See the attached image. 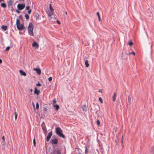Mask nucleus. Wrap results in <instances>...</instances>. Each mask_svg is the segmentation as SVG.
I'll list each match as a JSON object with an SVG mask.
<instances>
[{"label":"nucleus","instance_id":"f257e3e1","mask_svg":"<svg viewBox=\"0 0 154 154\" xmlns=\"http://www.w3.org/2000/svg\"><path fill=\"white\" fill-rule=\"evenodd\" d=\"M56 133V134L59 137L63 138H65V135L63 134V131L60 128L57 127L55 129Z\"/></svg>","mask_w":154,"mask_h":154},{"label":"nucleus","instance_id":"f03ea898","mask_svg":"<svg viewBox=\"0 0 154 154\" xmlns=\"http://www.w3.org/2000/svg\"><path fill=\"white\" fill-rule=\"evenodd\" d=\"M34 26L32 23L30 22L29 23L28 28V33L29 35L31 36H33V29Z\"/></svg>","mask_w":154,"mask_h":154},{"label":"nucleus","instance_id":"7ed1b4c3","mask_svg":"<svg viewBox=\"0 0 154 154\" xmlns=\"http://www.w3.org/2000/svg\"><path fill=\"white\" fill-rule=\"evenodd\" d=\"M16 25L17 29L20 30H22L24 27L23 25L21 24L20 21L18 19L16 20Z\"/></svg>","mask_w":154,"mask_h":154},{"label":"nucleus","instance_id":"20e7f679","mask_svg":"<svg viewBox=\"0 0 154 154\" xmlns=\"http://www.w3.org/2000/svg\"><path fill=\"white\" fill-rule=\"evenodd\" d=\"M94 105L93 107L91 108V110L95 112V113L97 114V113L98 111H99L100 109L99 106L97 104H94Z\"/></svg>","mask_w":154,"mask_h":154},{"label":"nucleus","instance_id":"39448f33","mask_svg":"<svg viewBox=\"0 0 154 154\" xmlns=\"http://www.w3.org/2000/svg\"><path fill=\"white\" fill-rule=\"evenodd\" d=\"M25 7V4H18L17 6V8L19 10H23L24 9Z\"/></svg>","mask_w":154,"mask_h":154},{"label":"nucleus","instance_id":"423d86ee","mask_svg":"<svg viewBox=\"0 0 154 154\" xmlns=\"http://www.w3.org/2000/svg\"><path fill=\"white\" fill-rule=\"evenodd\" d=\"M52 135V131H51L48 133V135H47L46 138V140L47 142H48L49 141Z\"/></svg>","mask_w":154,"mask_h":154},{"label":"nucleus","instance_id":"0eeeda50","mask_svg":"<svg viewBox=\"0 0 154 154\" xmlns=\"http://www.w3.org/2000/svg\"><path fill=\"white\" fill-rule=\"evenodd\" d=\"M58 140L57 138H54L51 140L50 142L52 145H56L58 143Z\"/></svg>","mask_w":154,"mask_h":154},{"label":"nucleus","instance_id":"6e6552de","mask_svg":"<svg viewBox=\"0 0 154 154\" xmlns=\"http://www.w3.org/2000/svg\"><path fill=\"white\" fill-rule=\"evenodd\" d=\"M13 3V2L11 0H9L8 2V6L9 8H11V11H12L13 9V8L12 6H11Z\"/></svg>","mask_w":154,"mask_h":154},{"label":"nucleus","instance_id":"1a4fd4ad","mask_svg":"<svg viewBox=\"0 0 154 154\" xmlns=\"http://www.w3.org/2000/svg\"><path fill=\"white\" fill-rule=\"evenodd\" d=\"M82 109L84 111L86 112L88 109V106L86 105H84L82 106Z\"/></svg>","mask_w":154,"mask_h":154},{"label":"nucleus","instance_id":"9d476101","mask_svg":"<svg viewBox=\"0 0 154 154\" xmlns=\"http://www.w3.org/2000/svg\"><path fill=\"white\" fill-rule=\"evenodd\" d=\"M34 70L36 71V73L39 75L41 74V70L39 68H34Z\"/></svg>","mask_w":154,"mask_h":154},{"label":"nucleus","instance_id":"9b49d317","mask_svg":"<svg viewBox=\"0 0 154 154\" xmlns=\"http://www.w3.org/2000/svg\"><path fill=\"white\" fill-rule=\"evenodd\" d=\"M40 92L39 90H38L37 88L35 87V90L34 91V93L35 94H37V95H39Z\"/></svg>","mask_w":154,"mask_h":154},{"label":"nucleus","instance_id":"f8f14e48","mask_svg":"<svg viewBox=\"0 0 154 154\" xmlns=\"http://www.w3.org/2000/svg\"><path fill=\"white\" fill-rule=\"evenodd\" d=\"M32 46L33 47H35L36 48H38L39 47L38 44L36 42H34L32 44Z\"/></svg>","mask_w":154,"mask_h":154},{"label":"nucleus","instance_id":"ddd939ff","mask_svg":"<svg viewBox=\"0 0 154 154\" xmlns=\"http://www.w3.org/2000/svg\"><path fill=\"white\" fill-rule=\"evenodd\" d=\"M19 72H20V74H21V75H22L25 76H26V73L22 70H19Z\"/></svg>","mask_w":154,"mask_h":154},{"label":"nucleus","instance_id":"4468645a","mask_svg":"<svg viewBox=\"0 0 154 154\" xmlns=\"http://www.w3.org/2000/svg\"><path fill=\"white\" fill-rule=\"evenodd\" d=\"M42 130L44 131L46 133L47 132L46 128L45 125L44 126H43V124L42 125Z\"/></svg>","mask_w":154,"mask_h":154},{"label":"nucleus","instance_id":"2eb2a0df","mask_svg":"<svg viewBox=\"0 0 154 154\" xmlns=\"http://www.w3.org/2000/svg\"><path fill=\"white\" fill-rule=\"evenodd\" d=\"M1 29L3 30L4 31L6 30L7 29V26H6L5 25H2L1 26Z\"/></svg>","mask_w":154,"mask_h":154},{"label":"nucleus","instance_id":"dca6fc26","mask_svg":"<svg viewBox=\"0 0 154 154\" xmlns=\"http://www.w3.org/2000/svg\"><path fill=\"white\" fill-rule=\"evenodd\" d=\"M53 13V11H48L47 12V14L48 15V16L49 17H50L52 15Z\"/></svg>","mask_w":154,"mask_h":154},{"label":"nucleus","instance_id":"f3484780","mask_svg":"<svg viewBox=\"0 0 154 154\" xmlns=\"http://www.w3.org/2000/svg\"><path fill=\"white\" fill-rule=\"evenodd\" d=\"M53 106L54 107H55L56 109L57 110H58L59 108V106L57 104L55 105L54 104H53Z\"/></svg>","mask_w":154,"mask_h":154},{"label":"nucleus","instance_id":"a211bd4d","mask_svg":"<svg viewBox=\"0 0 154 154\" xmlns=\"http://www.w3.org/2000/svg\"><path fill=\"white\" fill-rule=\"evenodd\" d=\"M85 65L87 67H88V66H89V64L88 63V61L87 60H86L85 61Z\"/></svg>","mask_w":154,"mask_h":154},{"label":"nucleus","instance_id":"6ab92c4d","mask_svg":"<svg viewBox=\"0 0 154 154\" xmlns=\"http://www.w3.org/2000/svg\"><path fill=\"white\" fill-rule=\"evenodd\" d=\"M1 6L4 8H5L6 7V5L5 3H2L1 4Z\"/></svg>","mask_w":154,"mask_h":154},{"label":"nucleus","instance_id":"aec40b11","mask_svg":"<svg viewBox=\"0 0 154 154\" xmlns=\"http://www.w3.org/2000/svg\"><path fill=\"white\" fill-rule=\"evenodd\" d=\"M116 93H114L112 97V100L113 101H115L116 99Z\"/></svg>","mask_w":154,"mask_h":154},{"label":"nucleus","instance_id":"412c9836","mask_svg":"<svg viewBox=\"0 0 154 154\" xmlns=\"http://www.w3.org/2000/svg\"><path fill=\"white\" fill-rule=\"evenodd\" d=\"M97 16L98 18V20L99 21H100V14L99 12H97Z\"/></svg>","mask_w":154,"mask_h":154},{"label":"nucleus","instance_id":"4be33fe9","mask_svg":"<svg viewBox=\"0 0 154 154\" xmlns=\"http://www.w3.org/2000/svg\"><path fill=\"white\" fill-rule=\"evenodd\" d=\"M126 54L127 55H130V54H132L134 55H135V53L134 51H133V52H131L130 53H129V54H128L127 53H126Z\"/></svg>","mask_w":154,"mask_h":154},{"label":"nucleus","instance_id":"5701e85b","mask_svg":"<svg viewBox=\"0 0 154 154\" xmlns=\"http://www.w3.org/2000/svg\"><path fill=\"white\" fill-rule=\"evenodd\" d=\"M51 11H53L54 10L53 8L52 7L51 5V4H50V7H49Z\"/></svg>","mask_w":154,"mask_h":154},{"label":"nucleus","instance_id":"b1692460","mask_svg":"<svg viewBox=\"0 0 154 154\" xmlns=\"http://www.w3.org/2000/svg\"><path fill=\"white\" fill-rule=\"evenodd\" d=\"M25 17L26 18L27 20H28V19H29V15L26 14L25 15Z\"/></svg>","mask_w":154,"mask_h":154},{"label":"nucleus","instance_id":"393cba45","mask_svg":"<svg viewBox=\"0 0 154 154\" xmlns=\"http://www.w3.org/2000/svg\"><path fill=\"white\" fill-rule=\"evenodd\" d=\"M57 154H61L60 151V149H58L56 151Z\"/></svg>","mask_w":154,"mask_h":154},{"label":"nucleus","instance_id":"a878e982","mask_svg":"<svg viewBox=\"0 0 154 154\" xmlns=\"http://www.w3.org/2000/svg\"><path fill=\"white\" fill-rule=\"evenodd\" d=\"M39 107V105L38 102H37L36 103V109H38Z\"/></svg>","mask_w":154,"mask_h":154},{"label":"nucleus","instance_id":"bb28decb","mask_svg":"<svg viewBox=\"0 0 154 154\" xmlns=\"http://www.w3.org/2000/svg\"><path fill=\"white\" fill-rule=\"evenodd\" d=\"M33 144L34 146H35L36 145V142H35V138L33 140Z\"/></svg>","mask_w":154,"mask_h":154},{"label":"nucleus","instance_id":"cd10ccee","mask_svg":"<svg viewBox=\"0 0 154 154\" xmlns=\"http://www.w3.org/2000/svg\"><path fill=\"white\" fill-rule=\"evenodd\" d=\"M128 44L130 46H131L133 45V43L132 42H128Z\"/></svg>","mask_w":154,"mask_h":154},{"label":"nucleus","instance_id":"c85d7f7f","mask_svg":"<svg viewBox=\"0 0 154 154\" xmlns=\"http://www.w3.org/2000/svg\"><path fill=\"white\" fill-rule=\"evenodd\" d=\"M99 100L101 103H103V100L101 97L99 98Z\"/></svg>","mask_w":154,"mask_h":154},{"label":"nucleus","instance_id":"c756f323","mask_svg":"<svg viewBox=\"0 0 154 154\" xmlns=\"http://www.w3.org/2000/svg\"><path fill=\"white\" fill-rule=\"evenodd\" d=\"M97 124L98 125H100V122L99 121V120L97 119Z\"/></svg>","mask_w":154,"mask_h":154},{"label":"nucleus","instance_id":"7c9ffc66","mask_svg":"<svg viewBox=\"0 0 154 154\" xmlns=\"http://www.w3.org/2000/svg\"><path fill=\"white\" fill-rule=\"evenodd\" d=\"M52 78L51 77H50L48 79V81L49 82H51L52 81Z\"/></svg>","mask_w":154,"mask_h":154},{"label":"nucleus","instance_id":"2f4dec72","mask_svg":"<svg viewBox=\"0 0 154 154\" xmlns=\"http://www.w3.org/2000/svg\"><path fill=\"white\" fill-rule=\"evenodd\" d=\"M123 136H122V140H121V143H122V146L123 147Z\"/></svg>","mask_w":154,"mask_h":154},{"label":"nucleus","instance_id":"473e14b6","mask_svg":"<svg viewBox=\"0 0 154 154\" xmlns=\"http://www.w3.org/2000/svg\"><path fill=\"white\" fill-rule=\"evenodd\" d=\"M131 97L129 96L128 97V101L129 103H130L131 100Z\"/></svg>","mask_w":154,"mask_h":154},{"label":"nucleus","instance_id":"72a5a7b5","mask_svg":"<svg viewBox=\"0 0 154 154\" xmlns=\"http://www.w3.org/2000/svg\"><path fill=\"white\" fill-rule=\"evenodd\" d=\"M17 117V115L16 112H15V119L16 120Z\"/></svg>","mask_w":154,"mask_h":154},{"label":"nucleus","instance_id":"f704fd0d","mask_svg":"<svg viewBox=\"0 0 154 154\" xmlns=\"http://www.w3.org/2000/svg\"><path fill=\"white\" fill-rule=\"evenodd\" d=\"M10 48V47L9 46H8V47H7L5 49L6 51H8L9 50Z\"/></svg>","mask_w":154,"mask_h":154},{"label":"nucleus","instance_id":"c9c22d12","mask_svg":"<svg viewBox=\"0 0 154 154\" xmlns=\"http://www.w3.org/2000/svg\"><path fill=\"white\" fill-rule=\"evenodd\" d=\"M30 6H27L26 7V10H29V9L30 8Z\"/></svg>","mask_w":154,"mask_h":154},{"label":"nucleus","instance_id":"e433bc0d","mask_svg":"<svg viewBox=\"0 0 154 154\" xmlns=\"http://www.w3.org/2000/svg\"><path fill=\"white\" fill-rule=\"evenodd\" d=\"M36 85L38 86H40L41 85V84L39 83V82H38V83L36 84Z\"/></svg>","mask_w":154,"mask_h":154},{"label":"nucleus","instance_id":"4c0bfd02","mask_svg":"<svg viewBox=\"0 0 154 154\" xmlns=\"http://www.w3.org/2000/svg\"><path fill=\"white\" fill-rule=\"evenodd\" d=\"M35 17L37 19H38L39 18V15L38 14L36 15H35Z\"/></svg>","mask_w":154,"mask_h":154},{"label":"nucleus","instance_id":"58836bf2","mask_svg":"<svg viewBox=\"0 0 154 154\" xmlns=\"http://www.w3.org/2000/svg\"><path fill=\"white\" fill-rule=\"evenodd\" d=\"M53 103L54 104V103H56V99H54L53 100Z\"/></svg>","mask_w":154,"mask_h":154},{"label":"nucleus","instance_id":"ea45409f","mask_svg":"<svg viewBox=\"0 0 154 154\" xmlns=\"http://www.w3.org/2000/svg\"><path fill=\"white\" fill-rule=\"evenodd\" d=\"M32 12V10L30 9H29L28 11V13L29 14H31V12Z\"/></svg>","mask_w":154,"mask_h":154},{"label":"nucleus","instance_id":"a19ab883","mask_svg":"<svg viewBox=\"0 0 154 154\" xmlns=\"http://www.w3.org/2000/svg\"><path fill=\"white\" fill-rule=\"evenodd\" d=\"M19 11L20 10H19L18 9V10H16V11L17 13H20V11Z\"/></svg>","mask_w":154,"mask_h":154},{"label":"nucleus","instance_id":"79ce46f5","mask_svg":"<svg viewBox=\"0 0 154 154\" xmlns=\"http://www.w3.org/2000/svg\"><path fill=\"white\" fill-rule=\"evenodd\" d=\"M43 110L45 111H47L48 110V109L46 108L45 107L44 108Z\"/></svg>","mask_w":154,"mask_h":154},{"label":"nucleus","instance_id":"37998d69","mask_svg":"<svg viewBox=\"0 0 154 154\" xmlns=\"http://www.w3.org/2000/svg\"><path fill=\"white\" fill-rule=\"evenodd\" d=\"M54 151H55V150H54V151L51 152V153H50V154H54Z\"/></svg>","mask_w":154,"mask_h":154},{"label":"nucleus","instance_id":"c03bdc74","mask_svg":"<svg viewBox=\"0 0 154 154\" xmlns=\"http://www.w3.org/2000/svg\"><path fill=\"white\" fill-rule=\"evenodd\" d=\"M57 23L58 24H60V22L58 20H57Z\"/></svg>","mask_w":154,"mask_h":154},{"label":"nucleus","instance_id":"a18cd8bd","mask_svg":"<svg viewBox=\"0 0 154 154\" xmlns=\"http://www.w3.org/2000/svg\"><path fill=\"white\" fill-rule=\"evenodd\" d=\"M102 89H100L99 90V92H100L102 93Z\"/></svg>","mask_w":154,"mask_h":154},{"label":"nucleus","instance_id":"49530a36","mask_svg":"<svg viewBox=\"0 0 154 154\" xmlns=\"http://www.w3.org/2000/svg\"><path fill=\"white\" fill-rule=\"evenodd\" d=\"M2 139L3 140V141H5V138H4V136H3L2 137Z\"/></svg>","mask_w":154,"mask_h":154},{"label":"nucleus","instance_id":"de8ad7c7","mask_svg":"<svg viewBox=\"0 0 154 154\" xmlns=\"http://www.w3.org/2000/svg\"><path fill=\"white\" fill-rule=\"evenodd\" d=\"M2 62V60L0 59V64Z\"/></svg>","mask_w":154,"mask_h":154},{"label":"nucleus","instance_id":"09e8293b","mask_svg":"<svg viewBox=\"0 0 154 154\" xmlns=\"http://www.w3.org/2000/svg\"><path fill=\"white\" fill-rule=\"evenodd\" d=\"M87 151V148H86L85 149V152H86Z\"/></svg>","mask_w":154,"mask_h":154},{"label":"nucleus","instance_id":"8fccbe9b","mask_svg":"<svg viewBox=\"0 0 154 154\" xmlns=\"http://www.w3.org/2000/svg\"><path fill=\"white\" fill-rule=\"evenodd\" d=\"M32 91H33V90L32 89H30V91L32 92Z\"/></svg>","mask_w":154,"mask_h":154},{"label":"nucleus","instance_id":"3c124183","mask_svg":"<svg viewBox=\"0 0 154 154\" xmlns=\"http://www.w3.org/2000/svg\"><path fill=\"white\" fill-rule=\"evenodd\" d=\"M4 0H0V3L2 1H3Z\"/></svg>","mask_w":154,"mask_h":154},{"label":"nucleus","instance_id":"603ef678","mask_svg":"<svg viewBox=\"0 0 154 154\" xmlns=\"http://www.w3.org/2000/svg\"><path fill=\"white\" fill-rule=\"evenodd\" d=\"M33 106L34 108H35V105L34 104H33Z\"/></svg>","mask_w":154,"mask_h":154},{"label":"nucleus","instance_id":"864d4df0","mask_svg":"<svg viewBox=\"0 0 154 154\" xmlns=\"http://www.w3.org/2000/svg\"><path fill=\"white\" fill-rule=\"evenodd\" d=\"M65 14H66V15H67V12H65Z\"/></svg>","mask_w":154,"mask_h":154},{"label":"nucleus","instance_id":"5fc2aeb1","mask_svg":"<svg viewBox=\"0 0 154 154\" xmlns=\"http://www.w3.org/2000/svg\"><path fill=\"white\" fill-rule=\"evenodd\" d=\"M19 17H22V16L21 15H20V16H19Z\"/></svg>","mask_w":154,"mask_h":154},{"label":"nucleus","instance_id":"6e6d98bb","mask_svg":"<svg viewBox=\"0 0 154 154\" xmlns=\"http://www.w3.org/2000/svg\"><path fill=\"white\" fill-rule=\"evenodd\" d=\"M100 151H101V152H102V151L101 150H100Z\"/></svg>","mask_w":154,"mask_h":154},{"label":"nucleus","instance_id":"4d7b16f0","mask_svg":"<svg viewBox=\"0 0 154 154\" xmlns=\"http://www.w3.org/2000/svg\"><path fill=\"white\" fill-rule=\"evenodd\" d=\"M79 154H81V153H80Z\"/></svg>","mask_w":154,"mask_h":154}]
</instances>
